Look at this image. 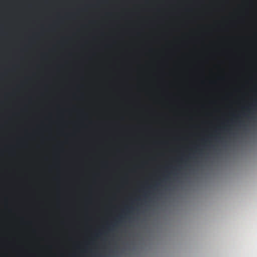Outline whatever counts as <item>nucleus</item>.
Masks as SVG:
<instances>
[{
	"label": "nucleus",
	"instance_id": "1",
	"mask_svg": "<svg viewBox=\"0 0 257 257\" xmlns=\"http://www.w3.org/2000/svg\"><path fill=\"white\" fill-rule=\"evenodd\" d=\"M142 192L143 193V196L145 197H148L149 195H150L151 194V192L149 190H147V191L143 190Z\"/></svg>",
	"mask_w": 257,
	"mask_h": 257
},
{
	"label": "nucleus",
	"instance_id": "2",
	"mask_svg": "<svg viewBox=\"0 0 257 257\" xmlns=\"http://www.w3.org/2000/svg\"><path fill=\"white\" fill-rule=\"evenodd\" d=\"M158 185H159V184H156L155 186H154V187H153V189H155L156 187Z\"/></svg>",
	"mask_w": 257,
	"mask_h": 257
}]
</instances>
